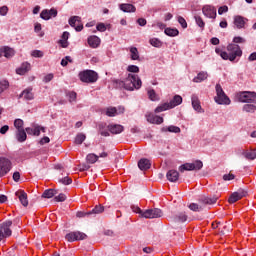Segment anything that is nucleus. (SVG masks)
<instances>
[{
  "label": "nucleus",
  "instance_id": "obj_1",
  "mask_svg": "<svg viewBox=\"0 0 256 256\" xmlns=\"http://www.w3.org/2000/svg\"><path fill=\"white\" fill-rule=\"evenodd\" d=\"M113 83L116 89H125L126 91H135L143 85L141 78L135 74H128L125 80H114Z\"/></svg>",
  "mask_w": 256,
  "mask_h": 256
},
{
  "label": "nucleus",
  "instance_id": "obj_2",
  "mask_svg": "<svg viewBox=\"0 0 256 256\" xmlns=\"http://www.w3.org/2000/svg\"><path fill=\"white\" fill-rule=\"evenodd\" d=\"M227 52L223 51L220 55L224 61H235L237 57H241L243 55V50H241V46L238 44H228Z\"/></svg>",
  "mask_w": 256,
  "mask_h": 256
},
{
  "label": "nucleus",
  "instance_id": "obj_3",
  "mask_svg": "<svg viewBox=\"0 0 256 256\" xmlns=\"http://www.w3.org/2000/svg\"><path fill=\"white\" fill-rule=\"evenodd\" d=\"M215 90V103H217L218 105H231V99L229 98V96H227V94H225V91L223 90V87H221V84H216Z\"/></svg>",
  "mask_w": 256,
  "mask_h": 256
},
{
  "label": "nucleus",
  "instance_id": "obj_4",
  "mask_svg": "<svg viewBox=\"0 0 256 256\" xmlns=\"http://www.w3.org/2000/svg\"><path fill=\"white\" fill-rule=\"evenodd\" d=\"M78 77L82 83H97L99 74L94 70H83L79 72Z\"/></svg>",
  "mask_w": 256,
  "mask_h": 256
},
{
  "label": "nucleus",
  "instance_id": "obj_5",
  "mask_svg": "<svg viewBox=\"0 0 256 256\" xmlns=\"http://www.w3.org/2000/svg\"><path fill=\"white\" fill-rule=\"evenodd\" d=\"M11 225H13V221L11 220H6L0 224V243L1 241H4V239H7V237H11V235H13Z\"/></svg>",
  "mask_w": 256,
  "mask_h": 256
},
{
  "label": "nucleus",
  "instance_id": "obj_6",
  "mask_svg": "<svg viewBox=\"0 0 256 256\" xmlns=\"http://www.w3.org/2000/svg\"><path fill=\"white\" fill-rule=\"evenodd\" d=\"M236 98L240 103H256V92H238Z\"/></svg>",
  "mask_w": 256,
  "mask_h": 256
},
{
  "label": "nucleus",
  "instance_id": "obj_7",
  "mask_svg": "<svg viewBox=\"0 0 256 256\" xmlns=\"http://www.w3.org/2000/svg\"><path fill=\"white\" fill-rule=\"evenodd\" d=\"M203 169V162L201 160H196L193 163H185L179 166L180 173L184 171H201Z\"/></svg>",
  "mask_w": 256,
  "mask_h": 256
},
{
  "label": "nucleus",
  "instance_id": "obj_8",
  "mask_svg": "<svg viewBox=\"0 0 256 256\" xmlns=\"http://www.w3.org/2000/svg\"><path fill=\"white\" fill-rule=\"evenodd\" d=\"M65 239L69 243H75V241H85V239H87V234L81 231L69 232L65 235Z\"/></svg>",
  "mask_w": 256,
  "mask_h": 256
},
{
  "label": "nucleus",
  "instance_id": "obj_9",
  "mask_svg": "<svg viewBox=\"0 0 256 256\" xmlns=\"http://www.w3.org/2000/svg\"><path fill=\"white\" fill-rule=\"evenodd\" d=\"M13 164L8 158L0 157V178L5 177L11 171Z\"/></svg>",
  "mask_w": 256,
  "mask_h": 256
},
{
  "label": "nucleus",
  "instance_id": "obj_10",
  "mask_svg": "<svg viewBox=\"0 0 256 256\" xmlns=\"http://www.w3.org/2000/svg\"><path fill=\"white\" fill-rule=\"evenodd\" d=\"M142 217L145 219H159V217H163V211L159 208L148 209L142 213Z\"/></svg>",
  "mask_w": 256,
  "mask_h": 256
},
{
  "label": "nucleus",
  "instance_id": "obj_11",
  "mask_svg": "<svg viewBox=\"0 0 256 256\" xmlns=\"http://www.w3.org/2000/svg\"><path fill=\"white\" fill-rule=\"evenodd\" d=\"M202 13L205 17H208V19H217V9L215 8V6H203Z\"/></svg>",
  "mask_w": 256,
  "mask_h": 256
},
{
  "label": "nucleus",
  "instance_id": "obj_12",
  "mask_svg": "<svg viewBox=\"0 0 256 256\" xmlns=\"http://www.w3.org/2000/svg\"><path fill=\"white\" fill-rule=\"evenodd\" d=\"M247 196V191H245L244 189H239L237 192H233L229 199H228V203H237V201H240V199H243V197Z\"/></svg>",
  "mask_w": 256,
  "mask_h": 256
},
{
  "label": "nucleus",
  "instance_id": "obj_13",
  "mask_svg": "<svg viewBox=\"0 0 256 256\" xmlns=\"http://www.w3.org/2000/svg\"><path fill=\"white\" fill-rule=\"evenodd\" d=\"M70 27H74L75 31H83V25L81 24V17L79 16H72L69 19Z\"/></svg>",
  "mask_w": 256,
  "mask_h": 256
},
{
  "label": "nucleus",
  "instance_id": "obj_14",
  "mask_svg": "<svg viewBox=\"0 0 256 256\" xmlns=\"http://www.w3.org/2000/svg\"><path fill=\"white\" fill-rule=\"evenodd\" d=\"M171 219L173 225H177L178 223H185V221L189 219V216L187 215V212H179L176 215H174Z\"/></svg>",
  "mask_w": 256,
  "mask_h": 256
},
{
  "label": "nucleus",
  "instance_id": "obj_15",
  "mask_svg": "<svg viewBox=\"0 0 256 256\" xmlns=\"http://www.w3.org/2000/svg\"><path fill=\"white\" fill-rule=\"evenodd\" d=\"M15 55V50L9 46H3L0 48V57H6V59H11Z\"/></svg>",
  "mask_w": 256,
  "mask_h": 256
},
{
  "label": "nucleus",
  "instance_id": "obj_16",
  "mask_svg": "<svg viewBox=\"0 0 256 256\" xmlns=\"http://www.w3.org/2000/svg\"><path fill=\"white\" fill-rule=\"evenodd\" d=\"M107 129L112 135H119L120 133H123L125 131V127L120 124H109L107 126Z\"/></svg>",
  "mask_w": 256,
  "mask_h": 256
},
{
  "label": "nucleus",
  "instance_id": "obj_17",
  "mask_svg": "<svg viewBox=\"0 0 256 256\" xmlns=\"http://www.w3.org/2000/svg\"><path fill=\"white\" fill-rule=\"evenodd\" d=\"M23 98L24 101H33L35 99V94H33V88H26L19 95V99Z\"/></svg>",
  "mask_w": 256,
  "mask_h": 256
},
{
  "label": "nucleus",
  "instance_id": "obj_18",
  "mask_svg": "<svg viewBox=\"0 0 256 256\" xmlns=\"http://www.w3.org/2000/svg\"><path fill=\"white\" fill-rule=\"evenodd\" d=\"M218 199H219V197H217V196H212V197L202 196L199 199V203L201 205H215V203H217Z\"/></svg>",
  "mask_w": 256,
  "mask_h": 256
},
{
  "label": "nucleus",
  "instance_id": "obj_19",
  "mask_svg": "<svg viewBox=\"0 0 256 256\" xmlns=\"http://www.w3.org/2000/svg\"><path fill=\"white\" fill-rule=\"evenodd\" d=\"M146 119H147L148 123H152V124H155V125H161L164 121L163 117L157 116L155 114L146 115Z\"/></svg>",
  "mask_w": 256,
  "mask_h": 256
},
{
  "label": "nucleus",
  "instance_id": "obj_20",
  "mask_svg": "<svg viewBox=\"0 0 256 256\" xmlns=\"http://www.w3.org/2000/svg\"><path fill=\"white\" fill-rule=\"evenodd\" d=\"M191 101L194 111H197V113H204L203 108L201 107V102L199 101V97H197V95H192Z\"/></svg>",
  "mask_w": 256,
  "mask_h": 256
},
{
  "label": "nucleus",
  "instance_id": "obj_21",
  "mask_svg": "<svg viewBox=\"0 0 256 256\" xmlns=\"http://www.w3.org/2000/svg\"><path fill=\"white\" fill-rule=\"evenodd\" d=\"M138 167L140 171H147L151 169V161L147 158H142L138 161Z\"/></svg>",
  "mask_w": 256,
  "mask_h": 256
},
{
  "label": "nucleus",
  "instance_id": "obj_22",
  "mask_svg": "<svg viewBox=\"0 0 256 256\" xmlns=\"http://www.w3.org/2000/svg\"><path fill=\"white\" fill-rule=\"evenodd\" d=\"M16 197H18L21 205H23V207H27V205H29V200L27 199V193L23 190H20L18 192H16Z\"/></svg>",
  "mask_w": 256,
  "mask_h": 256
},
{
  "label": "nucleus",
  "instance_id": "obj_23",
  "mask_svg": "<svg viewBox=\"0 0 256 256\" xmlns=\"http://www.w3.org/2000/svg\"><path fill=\"white\" fill-rule=\"evenodd\" d=\"M31 71V64L29 62H24L19 68L16 69L17 75H25Z\"/></svg>",
  "mask_w": 256,
  "mask_h": 256
},
{
  "label": "nucleus",
  "instance_id": "obj_24",
  "mask_svg": "<svg viewBox=\"0 0 256 256\" xmlns=\"http://www.w3.org/2000/svg\"><path fill=\"white\" fill-rule=\"evenodd\" d=\"M241 155L245 157L248 161H255L256 159V149L248 150H241Z\"/></svg>",
  "mask_w": 256,
  "mask_h": 256
},
{
  "label": "nucleus",
  "instance_id": "obj_25",
  "mask_svg": "<svg viewBox=\"0 0 256 256\" xmlns=\"http://www.w3.org/2000/svg\"><path fill=\"white\" fill-rule=\"evenodd\" d=\"M166 178L170 183H177V181H179V172L177 170H169L166 174Z\"/></svg>",
  "mask_w": 256,
  "mask_h": 256
},
{
  "label": "nucleus",
  "instance_id": "obj_26",
  "mask_svg": "<svg viewBox=\"0 0 256 256\" xmlns=\"http://www.w3.org/2000/svg\"><path fill=\"white\" fill-rule=\"evenodd\" d=\"M88 45L92 49H97V47H99V45H101V38H99L98 36H95V35L88 37Z\"/></svg>",
  "mask_w": 256,
  "mask_h": 256
},
{
  "label": "nucleus",
  "instance_id": "obj_27",
  "mask_svg": "<svg viewBox=\"0 0 256 256\" xmlns=\"http://www.w3.org/2000/svg\"><path fill=\"white\" fill-rule=\"evenodd\" d=\"M208 77L209 73L206 71H201L196 77L193 78V83H203V81H207Z\"/></svg>",
  "mask_w": 256,
  "mask_h": 256
},
{
  "label": "nucleus",
  "instance_id": "obj_28",
  "mask_svg": "<svg viewBox=\"0 0 256 256\" xmlns=\"http://www.w3.org/2000/svg\"><path fill=\"white\" fill-rule=\"evenodd\" d=\"M15 136L18 143H25V141H27V132L25 129L16 130Z\"/></svg>",
  "mask_w": 256,
  "mask_h": 256
},
{
  "label": "nucleus",
  "instance_id": "obj_29",
  "mask_svg": "<svg viewBox=\"0 0 256 256\" xmlns=\"http://www.w3.org/2000/svg\"><path fill=\"white\" fill-rule=\"evenodd\" d=\"M181 103H183V97L175 95L173 99L168 103V105L170 106V109H173L178 105H181Z\"/></svg>",
  "mask_w": 256,
  "mask_h": 256
},
{
  "label": "nucleus",
  "instance_id": "obj_30",
  "mask_svg": "<svg viewBox=\"0 0 256 256\" xmlns=\"http://www.w3.org/2000/svg\"><path fill=\"white\" fill-rule=\"evenodd\" d=\"M120 9L124 13H135L137 11V8L133 4H121Z\"/></svg>",
  "mask_w": 256,
  "mask_h": 256
},
{
  "label": "nucleus",
  "instance_id": "obj_31",
  "mask_svg": "<svg viewBox=\"0 0 256 256\" xmlns=\"http://www.w3.org/2000/svg\"><path fill=\"white\" fill-rule=\"evenodd\" d=\"M234 25L237 29H243L245 27V18L242 16H236L234 18Z\"/></svg>",
  "mask_w": 256,
  "mask_h": 256
},
{
  "label": "nucleus",
  "instance_id": "obj_32",
  "mask_svg": "<svg viewBox=\"0 0 256 256\" xmlns=\"http://www.w3.org/2000/svg\"><path fill=\"white\" fill-rule=\"evenodd\" d=\"M105 211V207H103L101 204L96 205L90 212V217H95V215H99Z\"/></svg>",
  "mask_w": 256,
  "mask_h": 256
},
{
  "label": "nucleus",
  "instance_id": "obj_33",
  "mask_svg": "<svg viewBox=\"0 0 256 256\" xmlns=\"http://www.w3.org/2000/svg\"><path fill=\"white\" fill-rule=\"evenodd\" d=\"M161 131L162 133H167V131H169V133H181V128L178 126L170 125L168 127H163Z\"/></svg>",
  "mask_w": 256,
  "mask_h": 256
},
{
  "label": "nucleus",
  "instance_id": "obj_34",
  "mask_svg": "<svg viewBox=\"0 0 256 256\" xmlns=\"http://www.w3.org/2000/svg\"><path fill=\"white\" fill-rule=\"evenodd\" d=\"M98 130L100 135H102V137H109V131H107V124L106 123H100L98 124Z\"/></svg>",
  "mask_w": 256,
  "mask_h": 256
},
{
  "label": "nucleus",
  "instance_id": "obj_35",
  "mask_svg": "<svg viewBox=\"0 0 256 256\" xmlns=\"http://www.w3.org/2000/svg\"><path fill=\"white\" fill-rule=\"evenodd\" d=\"M57 195V190L55 189H47L43 192L42 197L44 199H53Z\"/></svg>",
  "mask_w": 256,
  "mask_h": 256
},
{
  "label": "nucleus",
  "instance_id": "obj_36",
  "mask_svg": "<svg viewBox=\"0 0 256 256\" xmlns=\"http://www.w3.org/2000/svg\"><path fill=\"white\" fill-rule=\"evenodd\" d=\"M164 33L168 37H177L179 30L177 28H165Z\"/></svg>",
  "mask_w": 256,
  "mask_h": 256
},
{
  "label": "nucleus",
  "instance_id": "obj_37",
  "mask_svg": "<svg viewBox=\"0 0 256 256\" xmlns=\"http://www.w3.org/2000/svg\"><path fill=\"white\" fill-rule=\"evenodd\" d=\"M147 95H148V99H150V101H159V95H157V92H155L154 89H150L147 91Z\"/></svg>",
  "mask_w": 256,
  "mask_h": 256
},
{
  "label": "nucleus",
  "instance_id": "obj_38",
  "mask_svg": "<svg viewBox=\"0 0 256 256\" xmlns=\"http://www.w3.org/2000/svg\"><path fill=\"white\" fill-rule=\"evenodd\" d=\"M130 57L132 61H139V50H137V47H131L130 48Z\"/></svg>",
  "mask_w": 256,
  "mask_h": 256
},
{
  "label": "nucleus",
  "instance_id": "obj_39",
  "mask_svg": "<svg viewBox=\"0 0 256 256\" xmlns=\"http://www.w3.org/2000/svg\"><path fill=\"white\" fill-rule=\"evenodd\" d=\"M169 109H171V107L169 106V102H166V103H164V104L159 105V106L154 110V112H155V113H163V111H167V110H169Z\"/></svg>",
  "mask_w": 256,
  "mask_h": 256
},
{
  "label": "nucleus",
  "instance_id": "obj_40",
  "mask_svg": "<svg viewBox=\"0 0 256 256\" xmlns=\"http://www.w3.org/2000/svg\"><path fill=\"white\" fill-rule=\"evenodd\" d=\"M85 139H87V136H85V134L83 133H78L75 137V141L74 143L76 145H82L83 144V141H85Z\"/></svg>",
  "mask_w": 256,
  "mask_h": 256
},
{
  "label": "nucleus",
  "instance_id": "obj_41",
  "mask_svg": "<svg viewBox=\"0 0 256 256\" xmlns=\"http://www.w3.org/2000/svg\"><path fill=\"white\" fill-rule=\"evenodd\" d=\"M25 131L27 135H34L35 137H39V129L37 128V126H35L34 128L27 127Z\"/></svg>",
  "mask_w": 256,
  "mask_h": 256
},
{
  "label": "nucleus",
  "instance_id": "obj_42",
  "mask_svg": "<svg viewBox=\"0 0 256 256\" xmlns=\"http://www.w3.org/2000/svg\"><path fill=\"white\" fill-rule=\"evenodd\" d=\"M242 110L245 111L246 113H255L256 106L255 104H245Z\"/></svg>",
  "mask_w": 256,
  "mask_h": 256
},
{
  "label": "nucleus",
  "instance_id": "obj_43",
  "mask_svg": "<svg viewBox=\"0 0 256 256\" xmlns=\"http://www.w3.org/2000/svg\"><path fill=\"white\" fill-rule=\"evenodd\" d=\"M86 161L87 163H91V164L97 163V161H99V156L93 153L88 154L86 157Z\"/></svg>",
  "mask_w": 256,
  "mask_h": 256
},
{
  "label": "nucleus",
  "instance_id": "obj_44",
  "mask_svg": "<svg viewBox=\"0 0 256 256\" xmlns=\"http://www.w3.org/2000/svg\"><path fill=\"white\" fill-rule=\"evenodd\" d=\"M9 89V81L4 79L0 81V95Z\"/></svg>",
  "mask_w": 256,
  "mask_h": 256
},
{
  "label": "nucleus",
  "instance_id": "obj_45",
  "mask_svg": "<svg viewBox=\"0 0 256 256\" xmlns=\"http://www.w3.org/2000/svg\"><path fill=\"white\" fill-rule=\"evenodd\" d=\"M23 125H25V122H23L22 119H16L14 121V127H15L16 131L25 129V128H23Z\"/></svg>",
  "mask_w": 256,
  "mask_h": 256
},
{
  "label": "nucleus",
  "instance_id": "obj_46",
  "mask_svg": "<svg viewBox=\"0 0 256 256\" xmlns=\"http://www.w3.org/2000/svg\"><path fill=\"white\" fill-rule=\"evenodd\" d=\"M188 207L190 211H195V212L203 211V206L197 203H191Z\"/></svg>",
  "mask_w": 256,
  "mask_h": 256
},
{
  "label": "nucleus",
  "instance_id": "obj_47",
  "mask_svg": "<svg viewBox=\"0 0 256 256\" xmlns=\"http://www.w3.org/2000/svg\"><path fill=\"white\" fill-rule=\"evenodd\" d=\"M107 117H115L117 115V108L109 107L106 109Z\"/></svg>",
  "mask_w": 256,
  "mask_h": 256
},
{
  "label": "nucleus",
  "instance_id": "obj_48",
  "mask_svg": "<svg viewBox=\"0 0 256 256\" xmlns=\"http://www.w3.org/2000/svg\"><path fill=\"white\" fill-rule=\"evenodd\" d=\"M196 25L200 27V29H205V21H203V18L201 16H195L194 17Z\"/></svg>",
  "mask_w": 256,
  "mask_h": 256
},
{
  "label": "nucleus",
  "instance_id": "obj_49",
  "mask_svg": "<svg viewBox=\"0 0 256 256\" xmlns=\"http://www.w3.org/2000/svg\"><path fill=\"white\" fill-rule=\"evenodd\" d=\"M105 149V146H101L97 149V151H102L99 153L98 158L100 157L101 159H107V157H109V153L105 152Z\"/></svg>",
  "mask_w": 256,
  "mask_h": 256
},
{
  "label": "nucleus",
  "instance_id": "obj_50",
  "mask_svg": "<svg viewBox=\"0 0 256 256\" xmlns=\"http://www.w3.org/2000/svg\"><path fill=\"white\" fill-rule=\"evenodd\" d=\"M58 183H62V185H71V183H73V180L69 178V176H66L64 178L58 179Z\"/></svg>",
  "mask_w": 256,
  "mask_h": 256
},
{
  "label": "nucleus",
  "instance_id": "obj_51",
  "mask_svg": "<svg viewBox=\"0 0 256 256\" xmlns=\"http://www.w3.org/2000/svg\"><path fill=\"white\" fill-rule=\"evenodd\" d=\"M54 201H56V203H63V201H67V196L63 193H60L58 196L54 197Z\"/></svg>",
  "mask_w": 256,
  "mask_h": 256
},
{
  "label": "nucleus",
  "instance_id": "obj_52",
  "mask_svg": "<svg viewBox=\"0 0 256 256\" xmlns=\"http://www.w3.org/2000/svg\"><path fill=\"white\" fill-rule=\"evenodd\" d=\"M237 43H247V40L241 36H235L233 38V43H231L230 45H237Z\"/></svg>",
  "mask_w": 256,
  "mask_h": 256
},
{
  "label": "nucleus",
  "instance_id": "obj_53",
  "mask_svg": "<svg viewBox=\"0 0 256 256\" xmlns=\"http://www.w3.org/2000/svg\"><path fill=\"white\" fill-rule=\"evenodd\" d=\"M150 45H152V47H161L163 43L161 42V40H159V38H152L150 39Z\"/></svg>",
  "mask_w": 256,
  "mask_h": 256
},
{
  "label": "nucleus",
  "instance_id": "obj_54",
  "mask_svg": "<svg viewBox=\"0 0 256 256\" xmlns=\"http://www.w3.org/2000/svg\"><path fill=\"white\" fill-rule=\"evenodd\" d=\"M40 17L41 19H43L44 21H49V19H51V16L49 15V10H43L40 13Z\"/></svg>",
  "mask_w": 256,
  "mask_h": 256
},
{
  "label": "nucleus",
  "instance_id": "obj_55",
  "mask_svg": "<svg viewBox=\"0 0 256 256\" xmlns=\"http://www.w3.org/2000/svg\"><path fill=\"white\" fill-rule=\"evenodd\" d=\"M76 217H78L79 219H82L83 217H91V213L89 211L88 212L78 211L76 213Z\"/></svg>",
  "mask_w": 256,
  "mask_h": 256
},
{
  "label": "nucleus",
  "instance_id": "obj_56",
  "mask_svg": "<svg viewBox=\"0 0 256 256\" xmlns=\"http://www.w3.org/2000/svg\"><path fill=\"white\" fill-rule=\"evenodd\" d=\"M67 96L69 97L70 103H73V101H77V92L75 91L68 92Z\"/></svg>",
  "mask_w": 256,
  "mask_h": 256
},
{
  "label": "nucleus",
  "instance_id": "obj_57",
  "mask_svg": "<svg viewBox=\"0 0 256 256\" xmlns=\"http://www.w3.org/2000/svg\"><path fill=\"white\" fill-rule=\"evenodd\" d=\"M178 23L181 25L182 29H187V21L183 16H178Z\"/></svg>",
  "mask_w": 256,
  "mask_h": 256
},
{
  "label": "nucleus",
  "instance_id": "obj_58",
  "mask_svg": "<svg viewBox=\"0 0 256 256\" xmlns=\"http://www.w3.org/2000/svg\"><path fill=\"white\" fill-rule=\"evenodd\" d=\"M127 71H128L129 73H139V68H138L137 65H129V66L127 67Z\"/></svg>",
  "mask_w": 256,
  "mask_h": 256
},
{
  "label": "nucleus",
  "instance_id": "obj_59",
  "mask_svg": "<svg viewBox=\"0 0 256 256\" xmlns=\"http://www.w3.org/2000/svg\"><path fill=\"white\" fill-rule=\"evenodd\" d=\"M96 29L97 31H100V33H105V31H107V26H105L104 23H98Z\"/></svg>",
  "mask_w": 256,
  "mask_h": 256
},
{
  "label": "nucleus",
  "instance_id": "obj_60",
  "mask_svg": "<svg viewBox=\"0 0 256 256\" xmlns=\"http://www.w3.org/2000/svg\"><path fill=\"white\" fill-rule=\"evenodd\" d=\"M32 57L41 58L43 57V51L41 50H34L31 53Z\"/></svg>",
  "mask_w": 256,
  "mask_h": 256
},
{
  "label": "nucleus",
  "instance_id": "obj_61",
  "mask_svg": "<svg viewBox=\"0 0 256 256\" xmlns=\"http://www.w3.org/2000/svg\"><path fill=\"white\" fill-rule=\"evenodd\" d=\"M229 11V7L227 5L221 6L218 9V14L223 15V13H227Z\"/></svg>",
  "mask_w": 256,
  "mask_h": 256
},
{
  "label": "nucleus",
  "instance_id": "obj_62",
  "mask_svg": "<svg viewBox=\"0 0 256 256\" xmlns=\"http://www.w3.org/2000/svg\"><path fill=\"white\" fill-rule=\"evenodd\" d=\"M53 73L47 74L46 76H44L43 78V82L44 83H50V81H53Z\"/></svg>",
  "mask_w": 256,
  "mask_h": 256
},
{
  "label": "nucleus",
  "instance_id": "obj_63",
  "mask_svg": "<svg viewBox=\"0 0 256 256\" xmlns=\"http://www.w3.org/2000/svg\"><path fill=\"white\" fill-rule=\"evenodd\" d=\"M91 169V166L89 164H80L79 165V171H89Z\"/></svg>",
  "mask_w": 256,
  "mask_h": 256
},
{
  "label": "nucleus",
  "instance_id": "obj_64",
  "mask_svg": "<svg viewBox=\"0 0 256 256\" xmlns=\"http://www.w3.org/2000/svg\"><path fill=\"white\" fill-rule=\"evenodd\" d=\"M223 179H224L225 181H233V179H235V175H234V174H225V175L223 176Z\"/></svg>",
  "mask_w": 256,
  "mask_h": 256
}]
</instances>
